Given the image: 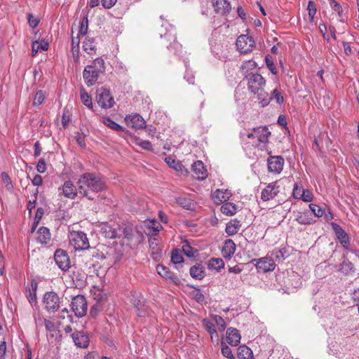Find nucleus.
Listing matches in <instances>:
<instances>
[{"instance_id": "1", "label": "nucleus", "mask_w": 359, "mask_h": 359, "mask_svg": "<svg viewBox=\"0 0 359 359\" xmlns=\"http://www.w3.org/2000/svg\"><path fill=\"white\" fill-rule=\"evenodd\" d=\"M79 194L88 200H94L96 193L105 189L104 182L98 176L92 172H86L81 175L78 180Z\"/></svg>"}, {"instance_id": "2", "label": "nucleus", "mask_w": 359, "mask_h": 359, "mask_svg": "<svg viewBox=\"0 0 359 359\" xmlns=\"http://www.w3.org/2000/svg\"><path fill=\"white\" fill-rule=\"evenodd\" d=\"M271 135L266 126H260L253 128L252 132L248 133H241L242 143L246 148L257 147L264 151L266 149L268 138Z\"/></svg>"}, {"instance_id": "3", "label": "nucleus", "mask_w": 359, "mask_h": 359, "mask_svg": "<svg viewBox=\"0 0 359 359\" xmlns=\"http://www.w3.org/2000/svg\"><path fill=\"white\" fill-rule=\"evenodd\" d=\"M69 243L76 250H86L90 247L87 236L82 231L71 233Z\"/></svg>"}, {"instance_id": "4", "label": "nucleus", "mask_w": 359, "mask_h": 359, "mask_svg": "<svg viewBox=\"0 0 359 359\" xmlns=\"http://www.w3.org/2000/svg\"><path fill=\"white\" fill-rule=\"evenodd\" d=\"M245 78L248 80V88L252 93H257L265 86L266 81L259 74L250 73Z\"/></svg>"}, {"instance_id": "5", "label": "nucleus", "mask_w": 359, "mask_h": 359, "mask_svg": "<svg viewBox=\"0 0 359 359\" xmlns=\"http://www.w3.org/2000/svg\"><path fill=\"white\" fill-rule=\"evenodd\" d=\"M43 303L48 312L55 313L60 308V297L55 292H47L43 295Z\"/></svg>"}, {"instance_id": "6", "label": "nucleus", "mask_w": 359, "mask_h": 359, "mask_svg": "<svg viewBox=\"0 0 359 359\" xmlns=\"http://www.w3.org/2000/svg\"><path fill=\"white\" fill-rule=\"evenodd\" d=\"M87 302L83 295H77L72 298L71 308L78 317H83L87 312Z\"/></svg>"}, {"instance_id": "7", "label": "nucleus", "mask_w": 359, "mask_h": 359, "mask_svg": "<svg viewBox=\"0 0 359 359\" xmlns=\"http://www.w3.org/2000/svg\"><path fill=\"white\" fill-rule=\"evenodd\" d=\"M255 46V41L252 37L247 35H241L236 40V46L242 53H246L251 51Z\"/></svg>"}, {"instance_id": "8", "label": "nucleus", "mask_w": 359, "mask_h": 359, "mask_svg": "<svg viewBox=\"0 0 359 359\" xmlns=\"http://www.w3.org/2000/svg\"><path fill=\"white\" fill-rule=\"evenodd\" d=\"M98 94L97 102L102 108L109 109L114 106V100L109 90L101 88Z\"/></svg>"}, {"instance_id": "9", "label": "nucleus", "mask_w": 359, "mask_h": 359, "mask_svg": "<svg viewBox=\"0 0 359 359\" xmlns=\"http://www.w3.org/2000/svg\"><path fill=\"white\" fill-rule=\"evenodd\" d=\"M126 124L135 129L146 128V121L139 114L128 115L125 118Z\"/></svg>"}, {"instance_id": "10", "label": "nucleus", "mask_w": 359, "mask_h": 359, "mask_svg": "<svg viewBox=\"0 0 359 359\" xmlns=\"http://www.w3.org/2000/svg\"><path fill=\"white\" fill-rule=\"evenodd\" d=\"M267 163L270 172L279 174L283 170L284 159L280 156H270L267 160Z\"/></svg>"}, {"instance_id": "11", "label": "nucleus", "mask_w": 359, "mask_h": 359, "mask_svg": "<svg viewBox=\"0 0 359 359\" xmlns=\"http://www.w3.org/2000/svg\"><path fill=\"white\" fill-rule=\"evenodd\" d=\"M54 258L55 263L60 269L63 271H66L69 269L70 264L69 258L67 253L65 250L62 249L56 250L54 255Z\"/></svg>"}, {"instance_id": "12", "label": "nucleus", "mask_w": 359, "mask_h": 359, "mask_svg": "<svg viewBox=\"0 0 359 359\" xmlns=\"http://www.w3.org/2000/svg\"><path fill=\"white\" fill-rule=\"evenodd\" d=\"M60 191L66 198L74 199L79 193V187L77 188L72 181L67 180L59 188V191Z\"/></svg>"}, {"instance_id": "13", "label": "nucleus", "mask_w": 359, "mask_h": 359, "mask_svg": "<svg viewBox=\"0 0 359 359\" xmlns=\"http://www.w3.org/2000/svg\"><path fill=\"white\" fill-rule=\"evenodd\" d=\"M331 226L340 243L344 248L348 249L350 243L348 235L339 224L332 222Z\"/></svg>"}, {"instance_id": "14", "label": "nucleus", "mask_w": 359, "mask_h": 359, "mask_svg": "<svg viewBox=\"0 0 359 359\" xmlns=\"http://www.w3.org/2000/svg\"><path fill=\"white\" fill-rule=\"evenodd\" d=\"M279 192L277 182L269 184L262 191L261 198L264 201L273 199Z\"/></svg>"}, {"instance_id": "15", "label": "nucleus", "mask_w": 359, "mask_h": 359, "mask_svg": "<svg viewBox=\"0 0 359 359\" xmlns=\"http://www.w3.org/2000/svg\"><path fill=\"white\" fill-rule=\"evenodd\" d=\"M100 74L95 70L91 69L90 67L87 66L85 67L83 72V77L86 84L88 86H91L95 84L97 81L98 76Z\"/></svg>"}, {"instance_id": "16", "label": "nucleus", "mask_w": 359, "mask_h": 359, "mask_svg": "<svg viewBox=\"0 0 359 359\" xmlns=\"http://www.w3.org/2000/svg\"><path fill=\"white\" fill-rule=\"evenodd\" d=\"M241 334L239 331L233 327H229L226 330V341L231 346H236L238 345L241 341Z\"/></svg>"}, {"instance_id": "17", "label": "nucleus", "mask_w": 359, "mask_h": 359, "mask_svg": "<svg viewBox=\"0 0 359 359\" xmlns=\"http://www.w3.org/2000/svg\"><path fill=\"white\" fill-rule=\"evenodd\" d=\"M75 345L80 348H86L88 346L89 340L86 334L82 332H74L72 335Z\"/></svg>"}, {"instance_id": "18", "label": "nucleus", "mask_w": 359, "mask_h": 359, "mask_svg": "<svg viewBox=\"0 0 359 359\" xmlns=\"http://www.w3.org/2000/svg\"><path fill=\"white\" fill-rule=\"evenodd\" d=\"M192 170L196 177L200 180L205 179L208 176L207 170L205 168L203 163L201 161H198L192 165Z\"/></svg>"}, {"instance_id": "19", "label": "nucleus", "mask_w": 359, "mask_h": 359, "mask_svg": "<svg viewBox=\"0 0 359 359\" xmlns=\"http://www.w3.org/2000/svg\"><path fill=\"white\" fill-rule=\"evenodd\" d=\"M256 266L264 271H271L275 269L276 264L271 258L262 257L257 261Z\"/></svg>"}, {"instance_id": "20", "label": "nucleus", "mask_w": 359, "mask_h": 359, "mask_svg": "<svg viewBox=\"0 0 359 359\" xmlns=\"http://www.w3.org/2000/svg\"><path fill=\"white\" fill-rule=\"evenodd\" d=\"M231 196V193L228 189H217L214 192L212 198L215 203L219 204L226 203Z\"/></svg>"}, {"instance_id": "21", "label": "nucleus", "mask_w": 359, "mask_h": 359, "mask_svg": "<svg viewBox=\"0 0 359 359\" xmlns=\"http://www.w3.org/2000/svg\"><path fill=\"white\" fill-rule=\"evenodd\" d=\"M213 6L215 11L219 14L224 15L231 10V4L227 0H214Z\"/></svg>"}, {"instance_id": "22", "label": "nucleus", "mask_w": 359, "mask_h": 359, "mask_svg": "<svg viewBox=\"0 0 359 359\" xmlns=\"http://www.w3.org/2000/svg\"><path fill=\"white\" fill-rule=\"evenodd\" d=\"M236 251V244L234 242L228 239L225 241L224 246L222 250V255L224 258L230 259Z\"/></svg>"}, {"instance_id": "23", "label": "nucleus", "mask_w": 359, "mask_h": 359, "mask_svg": "<svg viewBox=\"0 0 359 359\" xmlns=\"http://www.w3.org/2000/svg\"><path fill=\"white\" fill-rule=\"evenodd\" d=\"M202 324L204 328L210 334L212 341H213L214 340H215L216 341H217L219 337L215 328L214 324L208 319H203L202 321Z\"/></svg>"}, {"instance_id": "24", "label": "nucleus", "mask_w": 359, "mask_h": 359, "mask_svg": "<svg viewBox=\"0 0 359 359\" xmlns=\"http://www.w3.org/2000/svg\"><path fill=\"white\" fill-rule=\"evenodd\" d=\"M241 226V222L237 219H232L226 224V233L229 236H233L238 233Z\"/></svg>"}, {"instance_id": "25", "label": "nucleus", "mask_w": 359, "mask_h": 359, "mask_svg": "<svg viewBox=\"0 0 359 359\" xmlns=\"http://www.w3.org/2000/svg\"><path fill=\"white\" fill-rule=\"evenodd\" d=\"M253 94L257 95V99L259 100V103L262 107L267 106L271 100V97L264 90V88L259 90L257 93H254Z\"/></svg>"}, {"instance_id": "26", "label": "nucleus", "mask_w": 359, "mask_h": 359, "mask_svg": "<svg viewBox=\"0 0 359 359\" xmlns=\"http://www.w3.org/2000/svg\"><path fill=\"white\" fill-rule=\"evenodd\" d=\"M189 272L192 278L198 280H202L205 275L204 268L201 264L195 265L191 267Z\"/></svg>"}, {"instance_id": "27", "label": "nucleus", "mask_w": 359, "mask_h": 359, "mask_svg": "<svg viewBox=\"0 0 359 359\" xmlns=\"http://www.w3.org/2000/svg\"><path fill=\"white\" fill-rule=\"evenodd\" d=\"M37 239L41 243L46 244L50 239V231L46 227H40L37 231Z\"/></svg>"}, {"instance_id": "28", "label": "nucleus", "mask_w": 359, "mask_h": 359, "mask_svg": "<svg viewBox=\"0 0 359 359\" xmlns=\"http://www.w3.org/2000/svg\"><path fill=\"white\" fill-rule=\"evenodd\" d=\"M221 212L227 216H232L237 212V205L233 203H224L221 206Z\"/></svg>"}, {"instance_id": "29", "label": "nucleus", "mask_w": 359, "mask_h": 359, "mask_svg": "<svg viewBox=\"0 0 359 359\" xmlns=\"http://www.w3.org/2000/svg\"><path fill=\"white\" fill-rule=\"evenodd\" d=\"M88 67H90L91 69L95 70L98 73H103L105 70L104 61L101 57L95 59L90 65H87Z\"/></svg>"}, {"instance_id": "30", "label": "nucleus", "mask_w": 359, "mask_h": 359, "mask_svg": "<svg viewBox=\"0 0 359 359\" xmlns=\"http://www.w3.org/2000/svg\"><path fill=\"white\" fill-rule=\"evenodd\" d=\"M238 357L241 359H252V351L245 345L240 346L238 348Z\"/></svg>"}, {"instance_id": "31", "label": "nucleus", "mask_w": 359, "mask_h": 359, "mask_svg": "<svg viewBox=\"0 0 359 359\" xmlns=\"http://www.w3.org/2000/svg\"><path fill=\"white\" fill-rule=\"evenodd\" d=\"M156 271H157V273L160 276H161L162 277H164L167 279H170V280H174V279L177 278V277L172 273L169 271L168 268H166L165 266H164L163 265H161V264L157 265Z\"/></svg>"}, {"instance_id": "32", "label": "nucleus", "mask_w": 359, "mask_h": 359, "mask_svg": "<svg viewBox=\"0 0 359 359\" xmlns=\"http://www.w3.org/2000/svg\"><path fill=\"white\" fill-rule=\"evenodd\" d=\"M208 268L219 271L224 266V262L222 258H211L208 262Z\"/></svg>"}, {"instance_id": "33", "label": "nucleus", "mask_w": 359, "mask_h": 359, "mask_svg": "<svg viewBox=\"0 0 359 359\" xmlns=\"http://www.w3.org/2000/svg\"><path fill=\"white\" fill-rule=\"evenodd\" d=\"M177 203L181 207L187 209L191 210L194 208V201L191 198L185 196L179 197L177 199Z\"/></svg>"}, {"instance_id": "34", "label": "nucleus", "mask_w": 359, "mask_h": 359, "mask_svg": "<svg viewBox=\"0 0 359 359\" xmlns=\"http://www.w3.org/2000/svg\"><path fill=\"white\" fill-rule=\"evenodd\" d=\"M102 123L107 126V127L110 128L111 129L115 130V131H123L124 128L115 121H114L111 118L109 117H104L102 118Z\"/></svg>"}, {"instance_id": "35", "label": "nucleus", "mask_w": 359, "mask_h": 359, "mask_svg": "<svg viewBox=\"0 0 359 359\" xmlns=\"http://www.w3.org/2000/svg\"><path fill=\"white\" fill-rule=\"evenodd\" d=\"M81 100L82 103L89 109H93L91 97L88 95L84 88H81Z\"/></svg>"}, {"instance_id": "36", "label": "nucleus", "mask_w": 359, "mask_h": 359, "mask_svg": "<svg viewBox=\"0 0 359 359\" xmlns=\"http://www.w3.org/2000/svg\"><path fill=\"white\" fill-rule=\"evenodd\" d=\"M83 47L88 54H93L95 52L96 46L93 39H86L83 41Z\"/></svg>"}, {"instance_id": "37", "label": "nucleus", "mask_w": 359, "mask_h": 359, "mask_svg": "<svg viewBox=\"0 0 359 359\" xmlns=\"http://www.w3.org/2000/svg\"><path fill=\"white\" fill-rule=\"evenodd\" d=\"M170 29L167 32L163 34V30L160 32V36L161 38L164 37L167 39L168 41L170 42L171 44L172 42H175L176 40V33L175 29L169 25Z\"/></svg>"}, {"instance_id": "38", "label": "nucleus", "mask_w": 359, "mask_h": 359, "mask_svg": "<svg viewBox=\"0 0 359 359\" xmlns=\"http://www.w3.org/2000/svg\"><path fill=\"white\" fill-rule=\"evenodd\" d=\"M309 212L306 211L303 213L298 212L297 214L296 220L300 224H311V218L308 215Z\"/></svg>"}, {"instance_id": "39", "label": "nucleus", "mask_w": 359, "mask_h": 359, "mask_svg": "<svg viewBox=\"0 0 359 359\" xmlns=\"http://www.w3.org/2000/svg\"><path fill=\"white\" fill-rule=\"evenodd\" d=\"M43 209L42 208H38L34 216V222L32 226V232H34L35 229H36L41 219L42 218L43 215Z\"/></svg>"}, {"instance_id": "40", "label": "nucleus", "mask_w": 359, "mask_h": 359, "mask_svg": "<svg viewBox=\"0 0 359 359\" xmlns=\"http://www.w3.org/2000/svg\"><path fill=\"white\" fill-rule=\"evenodd\" d=\"M102 231L106 238H114L116 236V231L107 224L102 226Z\"/></svg>"}, {"instance_id": "41", "label": "nucleus", "mask_w": 359, "mask_h": 359, "mask_svg": "<svg viewBox=\"0 0 359 359\" xmlns=\"http://www.w3.org/2000/svg\"><path fill=\"white\" fill-rule=\"evenodd\" d=\"M165 161L170 168H172L177 171H179L182 169V165L180 163L171 156L166 157L165 158Z\"/></svg>"}, {"instance_id": "42", "label": "nucleus", "mask_w": 359, "mask_h": 359, "mask_svg": "<svg viewBox=\"0 0 359 359\" xmlns=\"http://www.w3.org/2000/svg\"><path fill=\"white\" fill-rule=\"evenodd\" d=\"M48 48V43H40L38 41H35L32 44V55H34L40 50H46Z\"/></svg>"}, {"instance_id": "43", "label": "nucleus", "mask_w": 359, "mask_h": 359, "mask_svg": "<svg viewBox=\"0 0 359 359\" xmlns=\"http://www.w3.org/2000/svg\"><path fill=\"white\" fill-rule=\"evenodd\" d=\"M353 264L349 261H344L340 264L339 271L342 273L347 274L350 271H353Z\"/></svg>"}, {"instance_id": "44", "label": "nucleus", "mask_w": 359, "mask_h": 359, "mask_svg": "<svg viewBox=\"0 0 359 359\" xmlns=\"http://www.w3.org/2000/svg\"><path fill=\"white\" fill-rule=\"evenodd\" d=\"M307 10L309 12V17L310 21L313 22V19H314V16L316 14V11H317L316 6L313 1H309Z\"/></svg>"}, {"instance_id": "45", "label": "nucleus", "mask_w": 359, "mask_h": 359, "mask_svg": "<svg viewBox=\"0 0 359 359\" xmlns=\"http://www.w3.org/2000/svg\"><path fill=\"white\" fill-rule=\"evenodd\" d=\"M309 208L316 217H320L324 214V210L316 204L311 203Z\"/></svg>"}, {"instance_id": "46", "label": "nucleus", "mask_w": 359, "mask_h": 359, "mask_svg": "<svg viewBox=\"0 0 359 359\" xmlns=\"http://www.w3.org/2000/svg\"><path fill=\"white\" fill-rule=\"evenodd\" d=\"M182 250H183V252L184 253V255H187L188 257H193L198 252L197 250L191 248L188 244H186V245H183Z\"/></svg>"}, {"instance_id": "47", "label": "nucleus", "mask_w": 359, "mask_h": 359, "mask_svg": "<svg viewBox=\"0 0 359 359\" xmlns=\"http://www.w3.org/2000/svg\"><path fill=\"white\" fill-rule=\"evenodd\" d=\"M183 257L179 250H175L172 251L171 255V261L174 264H180L183 262Z\"/></svg>"}, {"instance_id": "48", "label": "nucleus", "mask_w": 359, "mask_h": 359, "mask_svg": "<svg viewBox=\"0 0 359 359\" xmlns=\"http://www.w3.org/2000/svg\"><path fill=\"white\" fill-rule=\"evenodd\" d=\"M88 27V17L86 16L83 18L82 22L80 25L79 34L81 35V36L86 35L87 33Z\"/></svg>"}, {"instance_id": "49", "label": "nucleus", "mask_w": 359, "mask_h": 359, "mask_svg": "<svg viewBox=\"0 0 359 359\" xmlns=\"http://www.w3.org/2000/svg\"><path fill=\"white\" fill-rule=\"evenodd\" d=\"M213 320L219 327V330L221 332L224 331L226 328V323L224 320L219 316L215 315L212 316Z\"/></svg>"}, {"instance_id": "50", "label": "nucleus", "mask_w": 359, "mask_h": 359, "mask_svg": "<svg viewBox=\"0 0 359 359\" xmlns=\"http://www.w3.org/2000/svg\"><path fill=\"white\" fill-rule=\"evenodd\" d=\"M45 99V93L43 90H39L36 92L34 98V104L40 105L42 104Z\"/></svg>"}, {"instance_id": "51", "label": "nucleus", "mask_w": 359, "mask_h": 359, "mask_svg": "<svg viewBox=\"0 0 359 359\" xmlns=\"http://www.w3.org/2000/svg\"><path fill=\"white\" fill-rule=\"evenodd\" d=\"M222 355L229 358V359H232L234 358L232 352H231V348L227 346L226 345L224 342H222Z\"/></svg>"}, {"instance_id": "52", "label": "nucleus", "mask_w": 359, "mask_h": 359, "mask_svg": "<svg viewBox=\"0 0 359 359\" xmlns=\"http://www.w3.org/2000/svg\"><path fill=\"white\" fill-rule=\"evenodd\" d=\"M136 143L144 149L148 151H151L153 149L152 145L149 141L137 139Z\"/></svg>"}, {"instance_id": "53", "label": "nucleus", "mask_w": 359, "mask_h": 359, "mask_svg": "<svg viewBox=\"0 0 359 359\" xmlns=\"http://www.w3.org/2000/svg\"><path fill=\"white\" fill-rule=\"evenodd\" d=\"M302 200L305 202H311L313 199V193L309 189H304L303 191V194H302Z\"/></svg>"}, {"instance_id": "54", "label": "nucleus", "mask_w": 359, "mask_h": 359, "mask_svg": "<svg viewBox=\"0 0 359 359\" xmlns=\"http://www.w3.org/2000/svg\"><path fill=\"white\" fill-rule=\"evenodd\" d=\"M266 64L267 67L269 69L271 72L273 74H276L277 70L275 65L273 64V60L269 57V56H266L265 58Z\"/></svg>"}, {"instance_id": "55", "label": "nucleus", "mask_w": 359, "mask_h": 359, "mask_svg": "<svg viewBox=\"0 0 359 359\" xmlns=\"http://www.w3.org/2000/svg\"><path fill=\"white\" fill-rule=\"evenodd\" d=\"M304 189L299 187L297 184H295L293 189V196L297 199H302V194H303Z\"/></svg>"}, {"instance_id": "56", "label": "nucleus", "mask_w": 359, "mask_h": 359, "mask_svg": "<svg viewBox=\"0 0 359 359\" xmlns=\"http://www.w3.org/2000/svg\"><path fill=\"white\" fill-rule=\"evenodd\" d=\"M75 140L77 143L81 147H84L86 146L85 143V135L80 134L79 133H76L75 136Z\"/></svg>"}, {"instance_id": "57", "label": "nucleus", "mask_w": 359, "mask_h": 359, "mask_svg": "<svg viewBox=\"0 0 359 359\" xmlns=\"http://www.w3.org/2000/svg\"><path fill=\"white\" fill-rule=\"evenodd\" d=\"M330 5L332 7L333 10L336 12H337L338 15L339 16L341 15L342 13V8L339 4L334 1V0H330Z\"/></svg>"}, {"instance_id": "58", "label": "nucleus", "mask_w": 359, "mask_h": 359, "mask_svg": "<svg viewBox=\"0 0 359 359\" xmlns=\"http://www.w3.org/2000/svg\"><path fill=\"white\" fill-rule=\"evenodd\" d=\"M148 227L153 229L154 233H157L160 231V229L161 228V225L156 221L152 220L149 221L148 224Z\"/></svg>"}, {"instance_id": "59", "label": "nucleus", "mask_w": 359, "mask_h": 359, "mask_svg": "<svg viewBox=\"0 0 359 359\" xmlns=\"http://www.w3.org/2000/svg\"><path fill=\"white\" fill-rule=\"evenodd\" d=\"M117 0H101L102 5L104 8L109 9L113 7Z\"/></svg>"}, {"instance_id": "60", "label": "nucleus", "mask_w": 359, "mask_h": 359, "mask_svg": "<svg viewBox=\"0 0 359 359\" xmlns=\"http://www.w3.org/2000/svg\"><path fill=\"white\" fill-rule=\"evenodd\" d=\"M36 170L40 173H43L46 170V163L43 159H40L36 165Z\"/></svg>"}, {"instance_id": "61", "label": "nucleus", "mask_w": 359, "mask_h": 359, "mask_svg": "<svg viewBox=\"0 0 359 359\" xmlns=\"http://www.w3.org/2000/svg\"><path fill=\"white\" fill-rule=\"evenodd\" d=\"M139 297H137V299H135L133 302V305L135 308H136L138 311L137 313L138 316H144V311L140 310L139 306L141 305V301L138 299Z\"/></svg>"}, {"instance_id": "62", "label": "nucleus", "mask_w": 359, "mask_h": 359, "mask_svg": "<svg viewBox=\"0 0 359 359\" xmlns=\"http://www.w3.org/2000/svg\"><path fill=\"white\" fill-rule=\"evenodd\" d=\"M28 22L31 27L35 28L39 24V20L34 18L31 14L28 15Z\"/></svg>"}, {"instance_id": "63", "label": "nucleus", "mask_w": 359, "mask_h": 359, "mask_svg": "<svg viewBox=\"0 0 359 359\" xmlns=\"http://www.w3.org/2000/svg\"><path fill=\"white\" fill-rule=\"evenodd\" d=\"M273 96L276 99L277 103L280 104L283 102V97L277 89L273 90Z\"/></svg>"}, {"instance_id": "64", "label": "nucleus", "mask_w": 359, "mask_h": 359, "mask_svg": "<svg viewBox=\"0 0 359 359\" xmlns=\"http://www.w3.org/2000/svg\"><path fill=\"white\" fill-rule=\"evenodd\" d=\"M32 184L34 186H40L42 184L43 179L42 177L39 175H36L32 180Z\"/></svg>"}]
</instances>
